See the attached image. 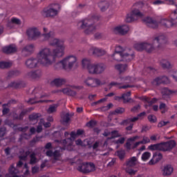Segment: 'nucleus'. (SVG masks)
Returning <instances> with one entry per match:
<instances>
[{"label": "nucleus", "mask_w": 177, "mask_h": 177, "mask_svg": "<svg viewBox=\"0 0 177 177\" xmlns=\"http://www.w3.org/2000/svg\"><path fill=\"white\" fill-rule=\"evenodd\" d=\"M50 45L57 47L53 50V54L50 53V49L48 48L42 49L37 54V58L31 57L26 60L25 65L27 68H37L39 64L48 67L52 64V59L62 57L64 55V41L59 39H53L50 41Z\"/></svg>", "instance_id": "1"}, {"label": "nucleus", "mask_w": 177, "mask_h": 177, "mask_svg": "<svg viewBox=\"0 0 177 177\" xmlns=\"http://www.w3.org/2000/svg\"><path fill=\"white\" fill-rule=\"evenodd\" d=\"M165 44H167V37L164 35H160L154 38L153 44L148 43H138L134 44V48L138 51L146 50L148 53H151V52L162 50Z\"/></svg>", "instance_id": "2"}, {"label": "nucleus", "mask_w": 177, "mask_h": 177, "mask_svg": "<svg viewBox=\"0 0 177 177\" xmlns=\"http://www.w3.org/2000/svg\"><path fill=\"white\" fill-rule=\"evenodd\" d=\"M100 19V16L93 15L88 17L87 19L79 21L77 23V27L80 30H84V28H86L84 30V34L89 35V34H93L95 31L96 27H95L93 23L99 21Z\"/></svg>", "instance_id": "3"}, {"label": "nucleus", "mask_w": 177, "mask_h": 177, "mask_svg": "<svg viewBox=\"0 0 177 177\" xmlns=\"http://www.w3.org/2000/svg\"><path fill=\"white\" fill-rule=\"evenodd\" d=\"M83 68H87L90 74H102L106 69L103 64H92L89 59H83L82 61Z\"/></svg>", "instance_id": "4"}, {"label": "nucleus", "mask_w": 177, "mask_h": 177, "mask_svg": "<svg viewBox=\"0 0 177 177\" xmlns=\"http://www.w3.org/2000/svg\"><path fill=\"white\" fill-rule=\"evenodd\" d=\"M75 63H77V57L73 55H69L64 59L58 62L55 65V68H56V70L59 68H64V70L69 68V70H71V68L74 67V64H75Z\"/></svg>", "instance_id": "5"}, {"label": "nucleus", "mask_w": 177, "mask_h": 177, "mask_svg": "<svg viewBox=\"0 0 177 177\" xmlns=\"http://www.w3.org/2000/svg\"><path fill=\"white\" fill-rule=\"evenodd\" d=\"M129 53H114L112 55L113 59L116 62H131L135 59V53L131 49H129Z\"/></svg>", "instance_id": "6"}, {"label": "nucleus", "mask_w": 177, "mask_h": 177, "mask_svg": "<svg viewBox=\"0 0 177 177\" xmlns=\"http://www.w3.org/2000/svg\"><path fill=\"white\" fill-rule=\"evenodd\" d=\"M171 20L168 19H162L160 20V24L165 28H171L177 24V9L171 13Z\"/></svg>", "instance_id": "7"}, {"label": "nucleus", "mask_w": 177, "mask_h": 177, "mask_svg": "<svg viewBox=\"0 0 177 177\" xmlns=\"http://www.w3.org/2000/svg\"><path fill=\"white\" fill-rule=\"evenodd\" d=\"M77 171L83 174H89L96 171V167L93 162H83L78 165Z\"/></svg>", "instance_id": "8"}, {"label": "nucleus", "mask_w": 177, "mask_h": 177, "mask_svg": "<svg viewBox=\"0 0 177 177\" xmlns=\"http://www.w3.org/2000/svg\"><path fill=\"white\" fill-rule=\"evenodd\" d=\"M138 17H143V13H142L139 9L134 8L130 13L127 15L125 20L127 23H131V21L138 20Z\"/></svg>", "instance_id": "9"}, {"label": "nucleus", "mask_w": 177, "mask_h": 177, "mask_svg": "<svg viewBox=\"0 0 177 177\" xmlns=\"http://www.w3.org/2000/svg\"><path fill=\"white\" fill-rule=\"evenodd\" d=\"M84 83L85 85H86V86H90L91 88H96V86H99V85L102 84L100 80L95 79L91 77L86 78Z\"/></svg>", "instance_id": "10"}, {"label": "nucleus", "mask_w": 177, "mask_h": 177, "mask_svg": "<svg viewBox=\"0 0 177 177\" xmlns=\"http://www.w3.org/2000/svg\"><path fill=\"white\" fill-rule=\"evenodd\" d=\"M128 31H129L128 25L119 26L113 28L114 34L118 35H125V34H128Z\"/></svg>", "instance_id": "11"}, {"label": "nucleus", "mask_w": 177, "mask_h": 177, "mask_svg": "<svg viewBox=\"0 0 177 177\" xmlns=\"http://www.w3.org/2000/svg\"><path fill=\"white\" fill-rule=\"evenodd\" d=\"M162 151H171L175 146H176V142L174 140H170L167 142H162Z\"/></svg>", "instance_id": "12"}, {"label": "nucleus", "mask_w": 177, "mask_h": 177, "mask_svg": "<svg viewBox=\"0 0 177 177\" xmlns=\"http://www.w3.org/2000/svg\"><path fill=\"white\" fill-rule=\"evenodd\" d=\"M26 34L29 38V39H37L39 35H41V32L38 30L37 28H30L26 30Z\"/></svg>", "instance_id": "13"}, {"label": "nucleus", "mask_w": 177, "mask_h": 177, "mask_svg": "<svg viewBox=\"0 0 177 177\" xmlns=\"http://www.w3.org/2000/svg\"><path fill=\"white\" fill-rule=\"evenodd\" d=\"M142 21L145 23V24L147 26V27H149V28H158V21L150 17H145L144 19H142Z\"/></svg>", "instance_id": "14"}, {"label": "nucleus", "mask_w": 177, "mask_h": 177, "mask_svg": "<svg viewBox=\"0 0 177 177\" xmlns=\"http://www.w3.org/2000/svg\"><path fill=\"white\" fill-rule=\"evenodd\" d=\"M41 15L44 17H55L57 15V10L47 7L43 10Z\"/></svg>", "instance_id": "15"}, {"label": "nucleus", "mask_w": 177, "mask_h": 177, "mask_svg": "<svg viewBox=\"0 0 177 177\" xmlns=\"http://www.w3.org/2000/svg\"><path fill=\"white\" fill-rule=\"evenodd\" d=\"M2 51L6 55H10L11 53H16L17 52V47L16 44H10L9 46L3 47Z\"/></svg>", "instance_id": "16"}, {"label": "nucleus", "mask_w": 177, "mask_h": 177, "mask_svg": "<svg viewBox=\"0 0 177 177\" xmlns=\"http://www.w3.org/2000/svg\"><path fill=\"white\" fill-rule=\"evenodd\" d=\"M27 77L32 78V80H37V78H41L42 77V70L37 69L28 72Z\"/></svg>", "instance_id": "17"}, {"label": "nucleus", "mask_w": 177, "mask_h": 177, "mask_svg": "<svg viewBox=\"0 0 177 177\" xmlns=\"http://www.w3.org/2000/svg\"><path fill=\"white\" fill-rule=\"evenodd\" d=\"M123 100V103H129L131 100H132V98H131V91H129L127 93H123L122 96H115V100Z\"/></svg>", "instance_id": "18"}, {"label": "nucleus", "mask_w": 177, "mask_h": 177, "mask_svg": "<svg viewBox=\"0 0 177 177\" xmlns=\"http://www.w3.org/2000/svg\"><path fill=\"white\" fill-rule=\"evenodd\" d=\"M34 53V44H28L23 48L21 53L24 56H30Z\"/></svg>", "instance_id": "19"}, {"label": "nucleus", "mask_w": 177, "mask_h": 177, "mask_svg": "<svg viewBox=\"0 0 177 177\" xmlns=\"http://www.w3.org/2000/svg\"><path fill=\"white\" fill-rule=\"evenodd\" d=\"M162 159V154L160 152H156L153 153V158L149 160V165H154L157 164L160 160Z\"/></svg>", "instance_id": "20"}, {"label": "nucleus", "mask_w": 177, "mask_h": 177, "mask_svg": "<svg viewBox=\"0 0 177 177\" xmlns=\"http://www.w3.org/2000/svg\"><path fill=\"white\" fill-rule=\"evenodd\" d=\"M162 172L163 176H169L174 172V167L171 165H167L164 166Z\"/></svg>", "instance_id": "21"}, {"label": "nucleus", "mask_w": 177, "mask_h": 177, "mask_svg": "<svg viewBox=\"0 0 177 177\" xmlns=\"http://www.w3.org/2000/svg\"><path fill=\"white\" fill-rule=\"evenodd\" d=\"M89 52H93V55L95 56H104V55H106V50L96 47H91Z\"/></svg>", "instance_id": "22"}, {"label": "nucleus", "mask_w": 177, "mask_h": 177, "mask_svg": "<svg viewBox=\"0 0 177 177\" xmlns=\"http://www.w3.org/2000/svg\"><path fill=\"white\" fill-rule=\"evenodd\" d=\"M138 164V158L133 156L126 160V166L130 168H133Z\"/></svg>", "instance_id": "23"}, {"label": "nucleus", "mask_w": 177, "mask_h": 177, "mask_svg": "<svg viewBox=\"0 0 177 177\" xmlns=\"http://www.w3.org/2000/svg\"><path fill=\"white\" fill-rule=\"evenodd\" d=\"M10 175H12V177H24V175H17L20 172L19 169L13 165H11L8 169Z\"/></svg>", "instance_id": "24"}, {"label": "nucleus", "mask_w": 177, "mask_h": 177, "mask_svg": "<svg viewBox=\"0 0 177 177\" xmlns=\"http://www.w3.org/2000/svg\"><path fill=\"white\" fill-rule=\"evenodd\" d=\"M149 150L151 151H162V144L161 142L157 144H153L148 147Z\"/></svg>", "instance_id": "25"}, {"label": "nucleus", "mask_w": 177, "mask_h": 177, "mask_svg": "<svg viewBox=\"0 0 177 177\" xmlns=\"http://www.w3.org/2000/svg\"><path fill=\"white\" fill-rule=\"evenodd\" d=\"M66 84V80L63 78H56L51 82V85H55V86H62Z\"/></svg>", "instance_id": "26"}, {"label": "nucleus", "mask_w": 177, "mask_h": 177, "mask_svg": "<svg viewBox=\"0 0 177 177\" xmlns=\"http://www.w3.org/2000/svg\"><path fill=\"white\" fill-rule=\"evenodd\" d=\"M98 6L101 12H106V10L109 9V6H110V4L107 1H103L98 3Z\"/></svg>", "instance_id": "27"}, {"label": "nucleus", "mask_w": 177, "mask_h": 177, "mask_svg": "<svg viewBox=\"0 0 177 177\" xmlns=\"http://www.w3.org/2000/svg\"><path fill=\"white\" fill-rule=\"evenodd\" d=\"M41 117V113H31L30 115H29V121H32V122H35L37 123L38 122L39 118Z\"/></svg>", "instance_id": "28"}, {"label": "nucleus", "mask_w": 177, "mask_h": 177, "mask_svg": "<svg viewBox=\"0 0 177 177\" xmlns=\"http://www.w3.org/2000/svg\"><path fill=\"white\" fill-rule=\"evenodd\" d=\"M160 64L162 68H167V70H169V68H172V64H171V62L167 61V59H162L160 62Z\"/></svg>", "instance_id": "29"}, {"label": "nucleus", "mask_w": 177, "mask_h": 177, "mask_svg": "<svg viewBox=\"0 0 177 177\" xmlns=\"http://www.w3.org/2000/svg\"><path fill=\"white\" fill-rule=\"evenodd\" d=\"M20 71L19 70H12L10 71L8 73L7 78L8 80H10V78H15V77H19V75L20 74Z\"/></svg>", "instance_id": "30"}, {"label": "nucleus", "mask_w": 177, "mask_h": 177, "mask_svg": "<svg viewBox=\"0 0 177 177\" xmlns=\"http://www.w3.org/2000/svg\"><path fill=\"white\" fill-rule=\"evenodd\" d=\"M129 49L124 48L121 46H117L115 49V53H129Z\"/></svg>", "instance_id": "31"}, {"label": "nucleus", "mask_w": 177, "mask_h": 177, "mask_svg": "<svg viewBox=\"0 0 177 177\" xmlns=\"http://www.w3.org/2000/svg\"><path fill=\"white\" fill-rule=\"evenodd\" d=\"M29 157L30 158L29 162L30 165H35V164H37L38 159L37 158V154L35 152H32Z\"/></svg>", "instance_id": "32"}, {"label": "nucleus", "mask_w": 177, "mask_h": 177, "mask_svg": "<svg viewBox=\"0 0 177 177\" xmlns=\"http://www.w3.org/2000/svg\"><path fill=\"white\" fill-rule=\"evenodd\" d=\"M115 68L116 70H118V71L120 72V74H121V73H124V71H127V68H128V65L127 64H117L115 66Z\"/></svg>", "instance_id": "33"}, {"label": "nucleus", "mask_w": 177, "mask_h": 177, "mask_svg": "<svg viewBox=\"0 0 177 177\" xmlns=\"http://www.w3.org/2000/svg\"><path fill=\"white\" fill-rule=\"evenodd\" d=\"M63 93L65 95H68V96H75L77 95V92L71 90L70 88H65L62 89Z\"/></svg>", "instance_id": "34"}, {"label": "nucleus", "mask_w": 177, "mask_h": 177, "mask_svg": "<svg viewBox=\"0 0 177 177\" xmlns=\"http://www.w3.org/2000/svg\"><path fill=\"white\" fill-rule=\"evenodd\" d=\"M61 143L64 145V147H67V146H73V140L71 138H67L61 140Z\"/></svg>", "instance_id": "35"}, {"label": "nucleus", "mask_w": 177, "mask_h": 177, "mask_svg": "<svg viewBox=\"0 0 177 177\" xmlns=\"http://www.w3.org/2000/svg\"><path fill=\"white\" fill-rule=\"evenodd\" d=\"M8 88L19 89V88H21V82H12L10 84H8Z\"/></svg>", "instance_id": "36"}, {"label": "nucleus", "mask_w": 177, "mask_h": 177, "mask_svg": "<svg viewBox=\"0 0 177 177\" xmlns=\"http://www.w3.org/2000/svg\"><path fill=\"white\" fill-rule=\"evenodd\" d=\"M12 62H0V68H10Z\"/></svg>", "instance_id": "37"}, {"label": "nucleus", "mask_w": 177, "mask_h": 177, "mask_svg": "<svg viewBox=\"0 0 177 177\" xmlns=\"http://www.w3.org/2000/svg\"><path fill=\"white\" fill-rule=\"evenodd\" d=\"M43 37L44 38V41H48V39H52L53 37H55V32L53 31H50L48 33L44 34Z\"/></svg>", "instance_id": "38"}, {"label": "nucleus", "mask_w": 177, "mask_h": 177, "mask_svg": "<svg viewBox=\"0 0 177 177\" xmlns=\"http://www.w3.org/2000/svg\"><path fill=\"white\" fill-rule=\"evenodd\" d=\"M61 156L62 154H60V151L59 150H55L53 153V157L55 161H59V160H60Z\"/></svg>", "instance_id": "39"}, {"label": "nucleus", "mask_w": 177, "mask_h": 177, "mask_svg": "<svg viewBox=\"0 0 177 177\" xmlns=\"http://www.w3.org/2000/svg\"><path fill=\"white\" fill-rule=\"evenodd\" d=\"M150 157H151V153L150 152L146 151L142 153L141 159L142 161H147Z\"/></svg>", "instance_id": "40"}, {"label": "nucleus", "mask_w": 177, "mask_h": 177, "mask_svg": "<svg viewBox=\"0 0 177 177\" xmlns=\"http://www.w3.org/2000/svg\"><path fill=\"white\" fill-rule=\"evenodd\" d=\"M10 103V101L7 104H3V110H2L3 115H6V114H8L9 111H10V109H9V108H6V106H9Z\"/></svg>", "instance_id": "41"}, {"label": "nucleus", "mask_w": 177, "mask_h": 177, "mask_svg": "<svg viewBox=\"0 0 177 177\" xmlns=\"http://www.w3.org/2000/svg\"><path fill=\"white\" fill-rule=\"evenodd\" d=\"M58 106L59 105L57 104H54L53 105H50L48 109V113L49 114H52V113H55L56 111V109H57Z\"/></svg>", "instance_id": "42"}, {"label": "nucleus", "mask_w": 177, "mask_h": 177, "mask_svg": "<svg viewBox=\"0 0 177 177\" xmlns=\"http://www.w3.org/2000/svg\"><path fill=\"white\" fill-rule=\"evenodd\" d=\"M116 155L119 157L120 160H124L125 158V151L119 150L116 152Z\"/></svg>", "instance_id": "43"}, {"label": "nucleus", "mask_w": 177, "mask_h": 177, "mask_svg": "<svg viewBox=\"0 0 177 177\" xmlns=\"http://www.w3.org/2000/svg\"><path fill=\"white\" fill-rule=\"evenodd\" d=\"M162 84V80H161V76L156 77L153 81L152 82V85H161Z\"/></svg>", "instance_id": "44"}, {"label": "nucleus", "mask_w": 177, "mask_h": 177, "mask_svg": "<svg viewBox=\"0 0 177 177\" xmlns=\"http://www.w3.org/2000/svg\"><path fill=\"white\" fill-rule=\"evenodd\" d=\"M120 80L122 82H125V84H131L132 82V77L127 76L125 77H120Z\"/></svg>", "instance_id": "45"}, {"label": "nucleus", "mask_w": 177, "mask_h": 177, "mask_svg": "<svg viewBox=\"0 0 177 177\" xmlns=\"http://www.w3.org/2000/svg\"><path fill=\"white\" fill-rule=\"evenodd\" d=\"M144 71H147V73L149 74H155V73H157V71L151 66L145 68Z\"/></svg>", "instance_id": "46"}, {"label": "nucleus", "mask_w": 177, "mask_h": 177, "mask_svg": "<svg viewBox=\"0 0 177 177\" xmlns=\"http://www.w3.org/2000/svg\"><path fill=\"white\" fill-rule=\"evenodd\" d=\"M125 112V109L122 107H118L114 111L112 112V114H122V113Z\"/></svg>", "instance_id": "47"}, {"label": "nucleus", "mask_w": 177, "mask_h": 177, "mask_svg": "<svg viewBox=\"0 0 177 177\" xmlns=\"http://www.w3.org/2000/svg\"><path fill=\"white\" fill-rule=\"evenodd\" d=\"M162 92L163 93V96H169V95H172V93H174V91L169 90L168 88H164Z\"/></svg>", "instance_id": "48"}, {"label": "nucleus", "mask_w": 177, "mask_h": 177, "mask_svg": "<svg viewBox=\"0 0 177 177\" xmlns=\"http://www.w3.org/2000/svg\"><path fill=\"white\" fill-rule=\"evenodd\" d=\"M97 124V122L96 121L91 120H90L89 122H87L86 125L89 128H93L94 127H96Z\"/></svg>", "instance_id": "49"}, {"label": "nucleus", "mask_w": 177, "mask_h": 177, "mask_svg": "<svg viewBox=\"0 0 177 177\" xmlns=\"http://www.w3.org/2000/svg\"><path fill=\"white\" fill-rule=\"evenodd\" d=\"M28 135L26 133H22L19 136V138L18 140V142L21 143V142H23L24 139H28Z\"/></svg>", "instance_id": "50"}, {"label": "nucleus", "mask_w": 177, "mask_h": 177, "mask_svg": "<svg viewBox=\"0 0 177 177\" xmlns=\"http://www.w3.org/2000/svg\"><path fill=\"white\" fill-rule=\"evenodd\" d=\"M148 120H149V122H152L153 124H154V122H157V118H156V115H149L148 116Z\"/></svg>", "instance_id": "51"}, {"label": "nucleus", "mask_w": 177, "mask_h": 177, "mask_svg": "<svg viewBox=\"0 0 177 177\" xmlns=\"http://www.w3.org/2000/svg\"><path fill=\"white\" fill-rule=\"evenodd\" d=\"M24 115H26V111H22L20 113L19 115H17V117H15V120H23L24 118Z\"/></svg>", "instance_id": "52"}, {"label": "nucleus", "mask_w": 177, "mask_h": 177, "mask_svg": "<svg viewBox=\"0 0 177 177\" xmlns=\"http://www.w3.org/2000/svg\"><path fill=\"white\" fill-rule=\"evenodd\" d=\"M115 145H124L125 143V138L122 137L115 141Z\"/></svg>", "instance_id": "53"}, {"label": "nucleus", "mask_w": 177, "mask_h": 177, "mask_svg": "<svg viewBox=\"0 0 177 177\" xmlns=\"http://www.w3.org/2000/svg\"><path fill=\"white\" fill-rule=\"evenodd\" d=\"M162 84H169V78L167 76H160Z\"/></svg>", "instance_id": "54"}, {"label": "nucleus", "mask_w": 177, "mask_h": 177, "mask_svg": "<svg viewBox=\"0 0 177 177\" xmlns=\"http://www.w3.org/2000/svg\"><path fill=\"white\" fill-rule=\"evenodd\" d=\"M6 135V128L1 127L0 128V138H3Z\"/></svg>", "instance_id": "55"}, {"label": "nucleus", "mask_w": 177, "mask_h": 177, "mask_svg": "<svg viewBox=\"0 0 177 177\" xmlns=\"http://www.w3.org/2000/svg\"><path fill=\"white\" fill-rule=\"evenodd\" d=\"M111 133L112 135V139H114V138H120V136H121L117 130L112 131Z\"/></svg>", "instance_id": "56"}, {"label": "nucleus", "mask_w": 177, "mask_h": 177, "mask_svg": "<svg viewBox=\"0 0 177 177\" xmlns=\"http://www.w3.org/2000/svg\"><path fill=\"white\" fill-rule=\"evenodd\" d=\"M11 22L13 24H21V21H20V19H17V18H12L11 19Z\"/></svg>", "instance_id": "57"}, {"label": "nucleus", "mask_w": 177, "mask_h": 177, "mask_svg": "<svg viewBox=\"0 0 177 177\" xmlns=\"http://www.w3.org/2000/svg\"><path fill=\"white\" fill-rule=\"evenodd\" d=\"M126 171L129 175H135V174H136V170H134L133 169L127 168Z\"/></svg>", "instance_id": "58"}, {"label": "nucleus", "mask_w": 177, "mask_h": 177, "mask_svg": "<svg viewBox=\"0 0 177 177\" xmlns=\"http://www.w3.org/2000/svg\"><path fill=\"white\" fill-rule=\"evenodd\" d=\"M167 124H169V121H161L158 124V128H162V127H165V125H167Z\"/></svg>", "instance_id": "59"}, {"label": "nucleus", "mask_w": 177, "mask_h": 177, "mask_svg": "<svg viewBox=\"0 0 177 177\" xmlns=\"http://www.w3.org/2000/svg\"><path fill=\"white\" fill-rule=\"evenodd\" d=\"M128 124H131V119L130 118H127L126 120H124L120 122V125H128Z\"/></svg>", "instance_id": "60"}, {"label": "nucleus", "mask_w": 177, "mask_h": 177, "mask_svg": "<svg viewBox=\"0 0 177 177\" xmlns=\"http://www.w3.org/2000/svg\"><path fill=\"white\" fill-rule=\"evenodd\" d=\"M64 122H66V124L70 121V114L66 113L63 118Z\"/></svg>", "instance_id": "61"}, {"label": "nucleus", "mask_w": 177, "mask_h": 177, "mask_svg": "<svg viewBox=\"0 0 177 177\" xmlns=\"http://www.w3.org/2000/svg\"><path fill=\"white\" fill-rule=\"evenodd\" d=\"M44 149L46 150H50L51 149H53V147L52 146V142H48L44 146Z\"/></svg>", "instance_id": "62"}, {"label": "nucleus", "mask_w": 177, "mask_h": 177, "mask_svg": "<svg viewBox=\"0 0 177 177\" xmlns=\"http://www.w3.org/2000/svg\"><path fill=\"white\" fill-rule=\"evenodd\" d=\"M140 100H142V102H146L147 103H149V102H150V98L147 96H142L140 97Z\"/></svg>", "instance_id": "63"}, {"label": "nucleus", "mask_w": 177, "mask_h": 177, "mask_svg": "<svg viewBox=\"0 0 177 177\" xmlns=\"http://www.w3.org/2000/svg\"><path fill=\"white\" fill-rule=\"evenodd\" d=\"M38 142V137H37V138H33L32 140L30 141V146H31V147H32L35 143H37Z\"/></svg>", "instance_id": "64"}]
</instances>
